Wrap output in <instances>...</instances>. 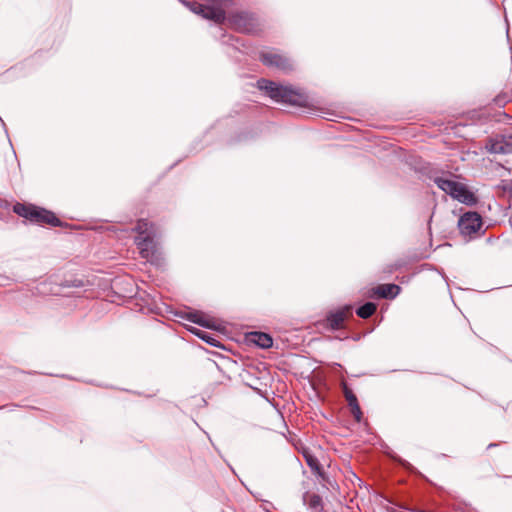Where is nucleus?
I'll return each instance as SVG.
<instances>
[{"instance_id": "12", "label": "nucleus", "mask_w": 512, "mask_h": 512, "mask_svg": "<svg viewBox=\"0 0 512 512\" xmlns=\"http://www.w3.org/2000/svg\"><path fill=\"white\" fill-rule=\"evenodd\" d=\"M184 319L206 328H214L215 320L202 312L194 311L185 314Z\"/></svg>"}, {"instance_id": "3", "label": "nucleus", "mask_w": 512, "mask_h": 512, "mask_svg": "<svg viewBox=\"0 0 512 512\" xmlns=\"http://www.w3.org/2000/svg\"><path fill=\"white\" fill-rule=\"evenodd\" d=\"M226 18L230 26L240 33L257 34L262 30L261 23L254 13L233 12Z\"/></svg>"}, {"instance_id": "15", "label": "nucleus", "mask_w": 512, "mask_h": 512, "mask_svg": "<svg viewBox=\"0 0 512 512\" xmlns=\"http://www.w3.org/2000/svg\"><path fill=\"white\" fill-rule=\"evenodd\" d=\"M303 501L313 512H322L324 509L322 498L316 493H305Z\"/></svg>"}, {"instance_id": "9", "label": "nucleus", "mask_w": 512, "mask_h": 512, "mask_svg": "<svg viewBox=\"0 0 512 512\" xmlns=\"http://www.w3.org/2000/svg\"><path fill=\"white\" fill-rule=\"evenodd\" d=\"M352 315V307L344 306L336 311L329 313L326 317V326L331 330L343 328L345 320Z\"/></svg>"}, {"instance_id": "11", "label": "nucleus", "mask_w": 512, "mask_h": 512, "mask_svg": "<svg viewBox=\"0 0 512 512\" xmlns=\"http://www.w3.org/2000/svg\"><path fill=\"white\" fill-rule=\"evenodd\" d=\"M344 396L348 403V406L351 410V413L357 422H360L362 419V411L360 405L358 403L356 395L353 393L351 389H349L346 385H344Z\"/></svg>"}, {"instance_id": "6", "label": "nucleus", "mask_w": 512, "mask_h": 512, "mask_svg": "<svg viewBox=\"0 0 512 512\" xmlns=\"http://www.w3.org/2000/svg\"><path fill=\"white\" fill-rule=\"evenodd\" d=\"M259 58L265 66L275 67L283 72H289L293 69L291 60L279 53L262 52Z\"/></svg>"}, {"instance_id": "1", "label": "nucleus", "mask_w": 512, "mask_h": 512, "mask_svg": "<svg viewBox=\"0 0 512 512\" xmlns=\"http://www.w3.org/2000/svg\"><path fill=\"white\" fill-rule=\"evenodd\" d=\"M258 87L276 102L299 107L308 106V97L299 88L291 85H281L266 79L259 80Z\"/></svg>"}, {"instance_id": "8", "label": "nucleus", "mask_w": 512, "mask_h": 512, "mask_svg": "<svg viewBox=\"0 0 512 512\" xmlns=\"http://www.w3.org/2000/svg\"><path fill=\"white\" fill-rule=\"evenodd\" d=\"M486 149L493 154H510L512 153V136L505 137L497 135L491 137L486 143Z\"/></svg>"}, {"instance_id": "5", "label": "nucleus", "mask_w": 512, "mask_h": 512, "mask_svg": "<svg viewBox=\"0 0 512 512\" xmlns=\"http://www.w3.org/2000/svg\"><path fill=\"white\" fill-rule=\"evenodd\" d=\"M458 227L461 234L472 236L481 229L482 218L477 212L464 213L458 221Z\"/></svg>"}, {"instance_id": "20", "label": "nucleus", "mask_w": 512, "mask_h": 512, "mask_svg": "<svg viewBox=\"0 0 512 512\" xmlns=\"http://www.w3.org/2000/svg\"><path fill=\"white\" fill-rule=\"evenodd\" d=\"M190 331L192 333H194L196 336H198L199 338H201L202 340H204L205 342H207L208 344H210L212 346H217V344H216L217 341L213 337L208 335L206 332L201 331L197 328H192V329H190Z\"/></svg>"}, {"instance_id": "19", "label": "nucleus", "mask_w": 512, "mask_h": 512, "mask_svg": "<svg viewBox=\"0 0 512 512\" xmlns=\"http://www.w3.org/2000/svg\"><path fill=\"white\" fill-rule=\"evenodd\" d=\"M435 184L443 190L445 193L449 194L451 196L454 187L456 186V181L444 179L441 177H437L434 179Z\"/></svg>"}, {"instance_id": "17", "label": "nucleus", "mask_w": 512, "mask_h": 512, "mask_svg": "<svg viewBox=\"0 0 512 512\" xmlns=\"http://www.w3.org/2000/svg\"><path fill=\"white\" fill-rule=\"evenodd\" d=\"M251 341L261 348H270L273 345L271 336L263 332L252 333Z\"/></svg>"}, {"instance_id": "18", "label": "nucleus", "mask_w": 512, "mask_h": 512, "mask_svg": "<svg viewBox=\"0 0 512 512\" xmlns=\"http://www.w3.org/2000/svg\"><path fill=\"white\" fill-rule=\"evenodd\" d=\"M376 309V304H374L373 302H367L356 310V314L360 318L367 319L375 313Z\"/></svg>"}, {"instance_id": "10", "label": "nucleus", "mask_w": 512, "mask_h": 512, "mask_svg": "<svg viewBox=\"0 0 512 512\" xmlns=\"http://www.w3.org/2000/svg\"><path fill=\"white\" fill-rule=\"evenodd\" d=\"M451 196L467 205H474L477 201L475 195L464 184L459 182L456 183Z\"/></svg>"}, {"instance_id": "13", "label": "nucleus", "mask_w": 512, "mask_h": 512, "mask_svg": "<svg viewBox=\"0 0 512 512\" xmlns=\"http://www.w3.org/2000/svg\"><path fill=\"white\" fill-rule=\"evenodd\" d=\"M372 291L379 298L393 299L400 293V287L396 284H380Z\"/></svg>"}, {"instance_id": "2", "label": "nucleus", "mask_w": 512, "mask_h": 512, "mask_svg": "<svg viewBox=\"0 0 512 512\" xmlns=\"http://www.w3.org/2000/svg\"><path fill=\"white\" fill-rule=\"evenodd\" d=\"M13 212L36 224H48L53 227L62 225L61 220L51 211L35 206L33 204L16 203Z\"/></svg>"}, {"instance_id": "16", "label": "nucleus", "mask_w": 512, "mask_h": 512, "mask_svg": "<svg viewBox=\"0 0 512 512\" xmlns=\"http://www.w3.org/2000/svg\"><path fill=\"white\" fill-rule=\"evenodd\" d=\"M133 230L137 236H156L154 224L147 219H139Z\"/></svg>"}, {"instance_id": "14", "label": "nucleus", "mask_w": 512, "mask_h": 512, "mask_svg": "<svg viewBox=\"0 0 512 512\" xmlns=\"http://www.w3.org/2000/svg\"><path fill=\"white\" fill-rule=\"evenodd\" d=\"M302 455L305 459V462L306 464L309 466V468L311 469L312 473L319 476V477H322L324 476V472L322 470V467L319 463V460L317 459L316 456H314L309 450L307 449H304L303 452H302Z\"/></svg>"}, {"instance_id": "7", "label": "nucleus", "mask_w": 512, "mask_h": 512, "mask_svg": "<svg viewBox=\"0 0 512 512\" xmlns=\"http://www.w3.org/2000/svg\"><path fill=\"white\" fill-rule=\"evenodd\" d=\"M134 243L143 259L152 261L155 258L157 247L155 236H136Z\"/></svg>"}, {"instance_id": "4", "label": "nucleus", "mask_w": 512, "mask_h": 512, "mask_svg": "<svg viewBox=\"0 0 512 512\" xmlns=\"http://www.w3.org/2000/svg\"><path fill=\"white\" fill-rule=\"evenodd\" d=\"M182 4L191 12L200 15L204 19L212 20L222 24L226 20V13L223 8L206 6L196 1H182Z\"/></svg>"}, {"instance_id": "21", "label": "nucleus", "mask_w": 512, "mask_h": 512, "mask_svg": "<svg viewBox=\"0 0 512 512\" xmlns=\"http://www.w3.org/2000/svg\"><path fill=\"white\" fill-rule=\"evenodd\" d=\"M510 101H512V93L510 95H507L506 93L499 94L494 99L495 104L498 106H504Z\"/></svg>"}]
</instances>
